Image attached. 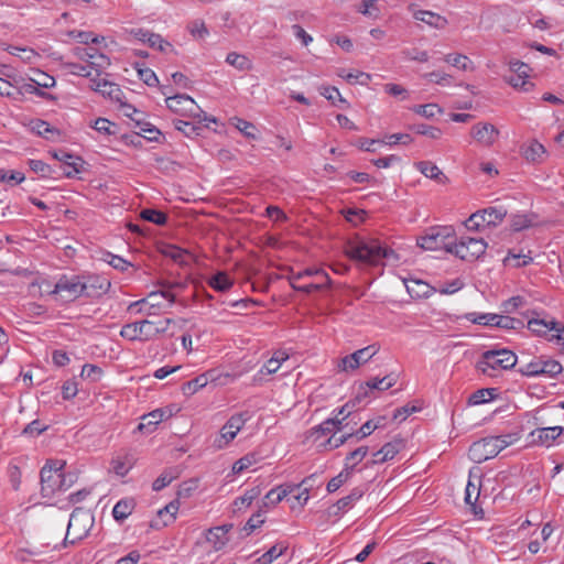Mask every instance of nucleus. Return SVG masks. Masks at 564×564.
Instances as JSON below:
<instances>
[{"label":"nucleus","instance_id":"obj_1","mask_svg":"<svg viewBox=\"0 0 564 564\" xmlns=\"http://www.w3.org/2000/svg\"><path fill=\"white\" fill-rule=\"evenodd\" d=\"M345 253L349 259L370 267L384 264V261L393 263L399 261L395 251L381 245L378 240L349 242Z\"/></svg>","mask_w":564,"mask_h":564},{"label":"nucleus","instance_id":"obj_2","mask_svg":"<svg viewBox=\"0 0 564 564\" xmlns=\"http://www.w3.org/2000/svg\"><path fill=\"white\" fill-rule=\"evenodd\" d=\"M517 361V355L510 349H489L480 355L476 370L487 377L497 378L502 370L512 369Z\"/></svg>","mask_w":564,"mask_h":564},{"label":"nucleus","instance_id":"obj_3","mask_svg":"<svg viewBox=\"0 0 564 564\" xmlns=\"http://www.w3.org/2000/svg\"><path fill=\"white\" fill-rule=\"evenodd\" d=\"M455 231L452 227H431L424 236L417 238V246L423 250H440L453 253Z\"/></svg>","mask_w":564,"mask_h":564},{"label":"nucleus","instance_id":"obj_4","mask_svg":"<svg viewBox=\"0 0 564 564\" xmlns=\"http://www.w3.org/2000/svg\"><path fill=\"white\" fill-rule=\"evenodd\" d=\"M94 525V517L87 511L76 508L68 520L67 530L63 540L64 546L68 543L74 544L76 541L84 539Z\"/></svg>","mask_w":564,"mask_h":564},{"label":"nucleus","instance_id":"obj_5","mask_svg":"<svg viewBox=\"0 0 564 564\" xmlns=\"http://www.w3.org/2000/svg\"><path fill=\"white\" fill-rule=\"evenodd\" d=\"M65 462L63 460H47L42 467L41 476V494L44 498H51L63 484V468Z\"/></svg>","mask_w":564,"mask_h":564},{"label":"nucleus","instance_id":"obj_6","mask_svg":"<svg viewBox=\"0 0 564 564\" xmlns=\"http://www.w3.org/2000/svg\"><path fill=\"white\" fill-rule=\"evenodd\" d=\"M488 248L487 242L479 238L462 237L457 242L454 241L452 246L453 253L464 261H476L482 257Z\"/></svg>","mask_w":564,"mask_h":564},{"label":"nucleus","instance_id":"obj_7","mask_svg":"<svg viewBox=\"0 0 564 564\" xmlns=\"http://www.w3.org/2000/svg\"><path fill=\"white\" fill-rule=\"evenodd\" d=\"M87 289H88L87 283L83 280V276L62 275L58 279V281L56 282L54 290L52 291V294L66 293L65 295H62V299L65 302H70V301L78 299L82 295L89 296Z\"/></svg>","mask_w":564,"mask_h":564},{"label":"nucleus","instance_id":"obj_8","mask_svg":"<svg viewBox=\"0 0 564 564\" xmlns=\"http://www.w3.org/2000/svg\"><path fill=\"white\" fill-rule=\"evenodd\" d=\"M74 54L79 59L87 62L86 65H89L97 75H101V73L110 65L109 57L93 47H76L74 50Z\"/></svg>","mask_w":564,"mask_h":564},{"label":"nucleus","instance_id":"obj_9","mask_svg":"<svg viewBox=\"0 0 564 564\" xmlns=\"http://www.w3.org/2000/svg\"><path fill=\"white\" fill-rule=\"evenodd\" d=\"M165 102L170 110L182 116L188 115L196 117L198 111H200L195 100L185 94H176L174 96H170L165 99Z\"/></svg>","mask_w":564,"mask_h":564},{"label":"nucleus","instance_id":"obj_10","mask_svg":"<svg viewBox=\"0 0 564 564\" xmlns=\"http://www.w3.org/2000/svg\"><path fill=\"white\" fill-rule=\"evenodd\" d=\"M246 413L232 415L220 430V436L215 441L216 446L221 448L228 445L247 422Z\"/></svg>","mask_w":564,"mask_h":564},{"label":"nucleus","instance_id":"obj_11","mask_svg":"<svg viewBox=\"0 0 564 564\" xmlns=\"http://www.w3.org/2000/svg\"><path fill=\"white\" fill-rule=\"evenodd\" d=\"M120 335L129 340L148 341L153 339V333L151 330V321L143 319L126 324L120 330Z\"/></svg>","mask_w":564,"mask_h":564},{"label":"nucleus","instance_id":"obj_12","mask_svg":"<svg viewBox=\"0 0 564 564\" xmlns=\"http://www.w3.org/2000/svg\"><path fill=\"white\" fill-rule=\"evenodd\" d=\"M492 441L489 437L474 442L469 447V456L476 463H481L498 455Z\"/></svg>","mask_w":564,"mask_h":564},{"label":"nucleus","instance_id":"obj_13","mask_svg":"<svg viewBox=\"0 0 564 564\" xmlns=\"http://www.w3.org/2000/svg\"><path fill=\"white\" fill-rule=\"evenodd\" d=\"M470 135L481 145H492L499 137V130L491 123L479 122L471 127Z\"/></svg>","mask_w":564,"mask_h":564},{"label":"nucleus","instance_id":"obj_14","mask_svg":"<svg viewBox=\"0 0 564 564\" xmlns=\"http://www.w3.org/2000/svg\"><path fill=\"white\" fill-rule=\"evenodd\" d=\"M312 480L311 477H306L300 485H288V486H279L276 488L271 489L263 499V506L265 508L273 507L282 501L288 495L293 494L295 490H299L302 485H307Z\"/></svg>","mask_w":564,"mask_h":564},{"label":"nucleus","instance_id":"obj_15","mask_svg":"<svg viewBox=\"0 0 564 564\" xmlns=\"http://www.w3.org/2000/svg\"><path fill=\"white\" fill-rule=\"evenodd\" d=\"M101 87L102 89H100V94L104 97L118 102L120 108L132 109L133 112H138V109L124 101V93L118 84L106 79V83H101Z\"/></svg>","mask_w":564,"mask_h":564},{"label":"nucleus","instance_id":"obj_16","mask_svg":"<svg viewBox=\"0 0 564 564\" xmlns=\"http://www.w3.org/2000/svg\"><path fill=\"white\" fill-rule=\"evenodd\" d=\"M180 502L177 499L167 503L164 508L158 511V517L155 520L151 521V528L160 529L162 527H166L175 520V514L178 511Z\"/></svg>","mask_w":564,"mask_h":564},{"label":"nucleus","instance_id":"obj_17","mask_svg":"<svg viewBox=\"0 0 564 564\" xmlns=\"http://www.w3.org/2000/svg\"><path fill=\"white\" fill-rule=\"evenodd\" d=\"M217 378L216 370L212 369L208 370L193 380L186 381L182 384V392L185 395H193L196 393L199 389L207 386L208 382L215 381Z\"/></svg>","mask_w":564,"mask_h":564},{"label":"nucleus","instance_id":"obj_18","mask_svg":"<svg viewBox=\"0 0 564 564\" xmlns=\"http://www.w3.org/2000/svg\"><path fill=\"white\" fill-rule=\"evenodd\" d=\"M53 156L66 165V167L64 169V175L66 177H73L76 174L80 173L82 170L80 164L78 162L82 161V159L79 156H76L64 150L55 151Z\"/></svg>","mask_w":564,"mask_h":564},{"label":"nucleus","instance_id":"obj_19","mask_svg":"<svg viewBox=\"0 0 564 564\" xmlns=\"http://www.w3.org/2000/svg\"><path fill=\"white\" fill-rule=\"evenodd\" d=\"M343 426H340V421L338 417L327 419L322 422L319 425L311 429L308 431V437L313 438L314 442H317L322 436L327 434H335L337 431H341Z\"/></svg>","mask_w":564,"mask_h":564},{"label":"nucleus","instance_id":"obj_20","mask_svg":"<svg viewBox=\"0 0 564 564\" xmlns=\"http://www.w3.org/2000/svg\"><path fill=\"white\" fill-rule=\"evenodd\" d=\"M522 155L528 162L542 163L546 158V150L542 143L531 140L521 148Z\"/></svg>","mask_w":564,"mask_h":564},{"label":"nucleus","instance_id":"obj_21","mask_svg":"<svg viewBox=\"0 0 564 564\" xmlns=\"http://www.w3.org/2000/svg\"><path fill=\"white\" fill-rule=\"evenodd\" d=\"M364 490L359 487L354 488L349 495L340 498L335 505L330 507V514L338 516L340 512L351 508L356 501L364 496Z\"/></svg>","mask_w":564,"mask_h":564},{"label":"nucleus","instance_id":"obj_22","mask_svg":"<svg viewBox=\"0 0 564 564\" xmlns=\"http://www.w3.org/2000/svg\"><path fill=\"white\" fill-rule=\"evenodd\" d=\"M231 528L232 524L210 528L207 531L206 539L215 550H220L229 541L227 534Z\"/></svg>","mask_w":564,"mask_h":564},{"label":"nucleus","instance_id":"obj_23","mask_svg":"<svg viewBox=\"0 0 564 564\" xmlns=\"http://www.w3.org/2000/svg\"><path fill=\"white\" fill-rule=\"evenodd\" d=\"M563 432L561 426L536 429L531 433L533 437L532 443L541 445H550L555 438H557Z\"/></svg>","mask_w":564,"mask_h":564},{"label":"nucleus","instance_id":"obj_24","mask_svg":"<svg viewBox=\"0 0 564 564\" xmlns=\"http://www.w3.org/2000/svg\"><path fill=\"white\" fill-rule=\"evenodd\" d=\"M415 167L426 177L436 181L440 184L448 182L447 176L438 169L437 165L430 161H420L415 163Z\"/></svg>","mask_w":564,"mask_h":564},{"label":"nucleus","instance_id":"obj_25","mask_svg":"<svg viewBox=\"0 0 564 564\" xmlns=\"http://www.w3.org/2000/svg\"><path fill=\"white\" fill-rule=\"evenodd\" d=\"M403 447L404 440L401 437H394L391 442L386 443L380 448V453H383V456L373 459L372 464H382L387 460L392 459Z\"/></svg>","mask_w":564,"mask_h":564},{"label":"nucleus","instance_id":"obj_26","mask_svg":"<svg viewBox=\"0 0 564 564\" xmlns=\"http://www.w3.org/2000/svg\"><path fill=\"white\" fill-rule=\"evenodd\" d=\"M413 17L435 29H444L447 25V20L444 17L432 11L419 10L414 12Z\"/></svg>","mask_w":564,"mask_h":564},{"label":"nucleus","instance_id":"obj_27","mask_svg":"<svg viewBox=\"0 0 564 564\" xmlns=\"http://www.w3.org/2000/svg\"><path fill=\"white\" fill-rule=\"evenodd\" d=\"M485 223L489 227H496L507 216V209L501 206H490L480 210Z\"/></svg>","mask_w":564,"mask_h":564},{"label":"nucleus","instance_id":"obj_28","mask_svg":"<svg viewBox=\"0 0 564 564\" xmlns=\"http://www.w3.org/2000/svg\"><path fill=\"white\" fill-rule=\"evenodd\" d=\"M134 507H135V501L132 498H126V499L119 500L112 509V516H113L115 520L122 522L131 514Z\"/></svg>","mask_w":564,"mask_h":564},{"label":"nucleus","instance_id":"obj_29","mask_svg":"<svg viewBox=\"0 0 564 564\" xmlns=\"http://www.w3.org/2000/svg\"><path fill=\"white\" fill-rule=\"evenodd\" d=\"M166 416L163 409L154 410L142 416V422L138 425L139 431L147 430L152 432L153 429Z\"/></svg>","mask_w":564,"mask_h":564},{"label":"nucleus","instance_id":"obj_30","mask_svg":"<svg viewBox=\"0 0 564 564\" xmlns=\"http://www.w3.org/2000/svg\"><path fill=\"white\" fill-rule=\"evenodd\" d=\"M555 326V319L546 321L544 318L533 317L528 321V328L538 336H546Z\"/></svg>","mask_w":564,"mask_h":564},{"label":"nucleus","instance_id":"obj_31","mask_svg":"<svg viewBox=\"0 0 564 564\" xmlns=\"http://www.w3.org/2000/svg\"><path fill=\"white\" fill-rule=\"evenodd\" d=\"M378 351L379 346L372 344L350 354V359L354 360L355 365L358 368L360 365L368 362L372 357H375L378 354Z\"/></svg>","mask_w":564,"mask_h":564},{"label":"nucleus","instance_id":"obj_32","mask_svg":"<svg viewBox=\"0 0 564 564\" xmlns=\"http://www.w3.org/2000/svg\"><path fill=\"white\" fill-rule=\"evenodd\" d=\"M208 284L217 292H226L231 289L234 281L226 272L219 271L209 278Z\"/></svg>","mask_w":564,"mask_h":564},{"label":"nucleus","instance_id":"obj_33","mask_svg":"<svg viewBox=\"0 0 564 564\" xmlns=\"http://www.w3.org/2000/svg\"><path fill=\"white\" fill-rule=\"evenodd\" d=\"M142 220L155 224L158 226H164L167 221V215L159 209L144 208L139 214Z\"/></svg>","mask_w":564,"mask_h":564},{"label":"nucleus","instance_id":"obj_34","mask_svg":"<svg viewBox=\"0 0 564 564\" xmlns=\"http://www.w3.org/2000/svg\"><path fill=\"white\" fill-rule=\"evenodd\" d=\"M354 468L355 465L345 464V469L328 481L327 491L335 492L337 489H339L343 486V484H345L348 480Z\"/></svg>","mask_w":564,"mask_h":564},{"label":"nucleus","instance_id":"obj_35","mask_svg":"<svg viewBox=\"0 0 564 564\" xmlns=\"http://www.w3.org/2000/svg\"><path fill=\"white\" fill-rule=\"evenodd\" d=\"M497 395L496 388H482L474 392L469 399L468 403L473 405L484 404L490 400H492Z\"/></svg>","mask_w":564,"mask_h":564},{"label":"nucleus","instance_id":"obj_36","mask_svg":"<svg viewBox=\"0 0 564 564\" xmlns=\"http://www.w3.org/2000/svg\"><path fill=\"white\" fill-rule=\"evenodd\" d=\"M497 315L494 313H467L465 314V318L474 324L485 325V326H495L497 321Z\"/></svg>","mask_w":564,"mask_h":564},{"label":"nucleus","instance_id":"obj_37","mask_svg":"<svg viewBox=\"0 0 564 564\" xmlns=\"http://www.w3.org/2000/svg\"><path fill=\"white\" fill-rule=\"evenodd\" d=\"M286 546L282 543H278L271 546L264 554L256 560V564H271L275 558L281 556L285 551Z\"/></svg>","mask_w":564,"mask_h":564},{"label":"nucleus","instance_id":"obj_38","mask_svg":"<svg viewBox=\"0 0 564 564\" xmlns=\"http://www.w3.org/2000/svg\"><path fill=\"white\" fill-rule=\"evenodd\" d=\"M226 62L239 70H249L252 68L251 61L242 54L231 52L227 55Z\"/></svg>","mask_w":564,"mask_h":564},{"label":"nucleus","instance_id":"obj_39","mask_svg":"<svg viewBox=\"0 0 564 564\" xmlns=\"http://www.w3.org/2000/svg\"><path fill=\"white\" fill-rule=\"evenodd\" d=\"M384 384H386L384 377H382V378L376 377L372 380H369L368 382H366V387H361L362 391L358 392V394L356 395V400L358 402H361V400L367 398L368 394L371 393L373 390L383 391L382 388L384 387Z\"/></svg>","mask_w":564,"mask_h":564},{"label":"nucleus","instance_id":"obj_40","mask_svg":"<svg viewBox=\"0 0 564 564\" xmlns=\"http://www.w3.org/2000/svg\"><path fill=\"white\" fill-rule=\"evenodd\" d=\"M444 61L460 70H471L473 62L462 54H447Z\"/></svg>","mask_w":564,"mask_h":564},{"label":"nucleus","instance_id":"obj_41","mask_svg":"<svg viewBox=\"0 0 564 564\" xmlns=\"http://www.w3.org/2000/svg\"><path fill=\"white\" fill-rule=\"evenodd\" d=\"M406 289L412 297H429L433 290L427 283L419 280L412 281Z\"/></svg>","mask_w":564,"mask_h":564},{"label":"nucleus","instance_id":"obj_42","mask_svg":"<svg viewBox=\"0 0 564 564\" xmlns=\"http://www.w3.org/2000/svg\"><path fill=\"white\" fill-rule=\"evenodd\" d=\"M135 126L140 128L141 131L148 133L145 138L149 141L160 142V138L162 137V132L152 123L144 119L135 120Z\"/></svg>","mask_w":564,"mask_h":564},{"label":"nucleus","instance_id":"obj_43","mask_svg":"<svg viewBox=\"0 0 564 564\" xmlns=\"http://www.w3.org/2000/svg\"><path fill=\"white\" fill-rule=\"evenodd\" d=\"M563 370L562 365L554 359H542L541 358V369L540 376H549L551 378L557 376Z\"/></svg>","mask_w":564,"mask_h":564},{"label":"nucleus","instance_id":"obj_44","mask_svg":"<svg viewBox=\"0 0 564 564\" xmlns=\"http://www.w3.org/2000/svg\"><path fill=\"white\" fill-rule=\"evenodd\" d=\"M135 69L138 72L139 78L148 86L154 87L159 85V79L155 73L148 68L143 67V64L135 63Z\"/></svg>","mask_w":564,"mask_h":564},{"label":"nucleus","instance_id":"obj_45","mask_svg":"<svg viewBox=\"0 0 564 564\" xmlns=\"http://www.w3.org/2000/svg\"><path fill=\"white\" fill-rule=\"evenodd\" d=\"M174 128L181 131L185 137L192 138L200 133L202 127L194 124L193 122L185 120H174Z\"/></svg>","mask_w":564,"mask_h":564},{"label":"nucleus","instance_id":"obj_46","mask_svg":"<svg viewBox=\"0 0 564 564\" xmlns=\"http://www.w3.org/2000/svg\"><path fill=\"white\" fill-rule=\"evenodd\" d=\"M28 164L30 170L41 177H52L55 172L51 165L42 160H29Z\"/></svg>","mask_w":564,"mask_h":564},{"label":"nucleus","instance_id":"obj_47","mask_svg":"<svg viewBox=\"0 0 564 564\" xmlns=\"http://www.w3.org/2000/svg\"><path fill=\"white\" fill-rule=\"evenodd\" d=\"M505 79L513 88L521 89L522 91H530L534 86L533 83L521 77V75L510 74L509 76H505Z\"/></svg>","mask_w":564,"mask_h":564},{"label":"nucleus","instance_id":"obj_48","mask_svg":"<svg viewBox=\"0 0 564 564\" xmlns=\"http://www.w3.org/2000/svg\"><path fill=\"white\" fill-rule=\"evenodd\" d=\"M523 326V322L518 318H513L505 315H497V321L495 327L505 328V329H517Z\"/></svg>","mask_w":564,"mask_h":564},{"label":"nucleus","instance_id":"obj_49","mask_svg":"<svg viewBox=\"0 0 564 564\" xmlns=\"http://www.w3.org/2000/svg\"><path fill=\"white\" fill-rule=\"evenodd\" d=\"M102 369L96 365L86 364L82 368L80 376L91 382H96L101 378Z\"/></svg>","mask_w":564,"mask_h":564},{"label":"nucleus","instance_id":"obj_50","mask_svg":"<svg viewBox=\"0 0 564 564\" xmlns=\"http://www.w3.org/2000/svg\"><path fill=\"white\" fill-rule=\"evenodd\" d=\"M411 129L413 131H415L416 133L419 134H422V135H427L432 139H440L441 135H442V131L440 128H436V127H433V126H427V124H424V123H421V124H413L411 127Z\"/></svg>","mask_w":564,"mask_h":564},{"label":"nucleus","instance_id":"obj_51","mask_svg":"<svg viewBox=\"0 0 564 564\" xmlns=\"http://www.w3.org/2000/svg\"><path fill=\"white\" fill-rule=\"evenodd\" d=\"M413 111L427 119L433 118L436 113H441L442 109L435 104L417 105L413 107Z\"/></svg>","mask_w":564,"mask_h":564},{"label":"nucleus","instance_id":"obj_52","mask_svg":"<svg viewBox=\"0 0 564 564\" xmlns=\"http://www.w3.org/2000/svg\"><path fill=\"white\" fill-rule=\"evenodd\" d=\"M479 497V487H477L471 481H468L465 490V502L466 505H470L474 509V513L477 514L475 502Z\"/></svg>","mask_w":564,"mask_h":564},{"label":"nucleus","instance_id":"obj_53","mask_svg":"<svg viewBox=\"0 0 564 564\" xmlns=\"http://www.w3.org/2000/svg\"><path fill=\"white\" fill-rule=\"evenodd\" d=\"M39 135H42L46 139H51L53 134L58 133V131L50 126L48 122L43 120H37L34 122L32 128Z\"/></svg>","mask_w":564,"mask_h":564},{"label":"nucleus","instance_id":"obj_54","mask_svg":"<svg viewBox=\"0 0 564 564\" xmlns=\"http://www.w3.org/2000/svg\"><path fill=\"white\" fill-rule=\"evenodd\" d=\"M172 325H175V321L172 318H165L163 321H160L159 323H154L151 321V330L153 333V339L161 334H167Z\"/></svg>","mask_w":564,"mask_h":564},{"label":"nucleus","instance_id":"obj_55","mask_svg":"<svg viewBox=\"0 0 564 564\" xmlns=\"http://www.w3.org/2000/svg\"><path fill=\"white\" fill-rule=\"evenodd\" d=\"M149 46L153 47V48H158L160 52H164V53L173 50V46L171 43L163 40L160 34H155V33L149 37Z\"/></svg>","mask_w":564,"mask_h":564},{"label":"nucleus","instance_id":"obj_56","mask_svg":"<svg viewBox=\"0 0 564 564\" xmlns=\"http://www.w3.org/2000/svg\"><path fill=\"white\" fill-rule=\"evenodd\" d=\"M381 144H409L413 141L412 137L408 133H394L386 137V140H380Z\"/></svg>","mask_w":564,"mask_h":564},{"label":"nucleus","instance_id":"obj_57","mask_svg":"<svg viewBox=\"0 0 564 564\" xmlns=\"http://www.w3.org/2000/svg\"><path fill=\"white\" fill-rule=\"evenodd\" d=\"M487 226L484 219V216L481 215L480 210H477L476 213L471 214L469 218L465 221V227L468 230H479L481 227Z\"/></svg>","mask_w":564,"mask_h":564},{"label":"nucleus","instance_id":"obj_58","mask_svg":"<svg viewBox=\"0 0 564 564\" xmlns=\"http://www.w3.org/2000/svg\"><path fill=\"white\" fill-rule=\"evenodd\" d=\"M115 127H116V124L106 118H98L95 120V122L93 124V128L96 131L104 133L106 135L113 134L115 131L112 128H115Z\"/></svg>","mask_w":564,"mask_h":564},{"label":"nucleus","instance_id":"obj_59","mask_svg":"<svg viewBox=\"0 0 564 564\" xmlns=\"http://www.w3.org/2000/svg\"><path fill=\"white\" fill-rule=\"evenodd\" d=\"M356 402H358L356 399L352 402H348L344 404L341 408L338 409L337 414L335 417H338V421H340V426L346 427L349 423H344L352 413V410L356 405Z\"/></svg>","mask_w":564,"mask_h":564},{"label":"nucleus","instance_id":"obj_60","mask_svg":"<svg viewBox=\"0 0 564 564\" xmlns=\"http://www.w3.org/2000/svg\"><path fill=\"white\" fill-rule=\"evenodd\" d=\"M65 67L68 69L69 74L83 76V77H90L91 76V68L89 65H83L77 63H67L65 64Z\"/></svg>","mask_w":564,"mask_h":564},{"label":"nucleus","instance_id":"obj_61","mask_svg":"<svg viewBox=\"0 0 564 564\" xmlns=\"http://www.w3.org/2000/svg\"><path fill=\"white\" fill-rule=\"evenodd\" d=\"M510 73L514 75H521V77L528 78L530 66L521 61H511L509 63Z\"/></svg>","mask_w":564,"mask_h":564},{"label":"nucleus","instance_id":"obj_62","mask_svg":"<svg viewBox=\"0 0 564 564\" xmlns=\"http://www.w3.org/2000/svg\"><path fill=\"white\" fill-rule=\"evenodd\" d=\"M541 358L527 364L524 367L519 369V372L525 377H538L540 376Z\"/></svg>","mask_w":564,"mask_h":564},{"label":"nucleus","instance_id":"obj_63","mask_svg":"<svg viewBox=\"0 0 564 564\" xmlns=\"http://www.w3.org/2000/svg\"><path fill=\"white\" fill-rule=\"evenodd\" d=\"M256 463L254 455H246L238 459L232 466V473L239 474Z\"/></svg>","mask_w":564,"mask_h":564},{"label":"nucleus","instance_id":"obj_64","mask_svg":"<svg viewBox=\"0 0 564 564\" xmlns=\"http://www.w3.org/2000/svg\"><path fill=\"white\" fill-rule=\"evenodd\" d=\"M555 333L552 334L547 339L550 341H555L557 345L562 346L564 350V325L555 321V326L552 329Z\"/></svg>","mask_w":564,"mask_h":564}]
</instances>
